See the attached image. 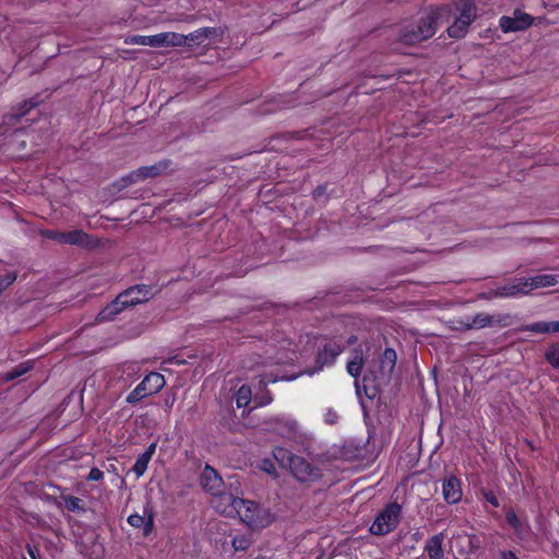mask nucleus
Wrapping results in <instances>:
<instances>
[{
	"label": "nucleus",
	"mask_w": 559,
	"mask_h": 559,
	"mask_svg": "<svg viewBox=\"0 0 559 559\" xmlns=\"http://www.w3.org/2000/svg\"><path fill=\"white\" fill-rule=\"evenodd\" d=\"M452 11V4L429 7L419 19L401 27L399 41L414 46L430 39L437 33L440 21L449 20Z\"/></svg>",
	"instance_id": "nucleus-1"
},
{
	"label": "nucleus",
	"mask_w": 559,
	"mask_h": 559,
	"mask_svg": "<svg viewBox=\"0 0 559 559\" xmlns=\"http://www.w3.org/2000/svg\"><path fill=\"white\" fill-rule=\"evenodd\" d=\"M155 295L151 285L139 284L120 293L111 302L104 307L97 314L98 323L114 320L126 308L148 301Z\"/></svg>",
	"instance_id": "nucleus-2"
},
{
	"label": "nucleus",
	"mask_w": 559,
	"mask_h": 559,
	"mask_svg": "<svg viewBox=\"0 0 559 559\" xmlns=\"http://www.w3.org/2000/svg\"><path fill=\"white\" fill-rule=\"evenodd\" d=\"M225 497L226 506L223 509H219V506L215 507L218 511L228 515L236 512L241 521L251 528H258L263 525V520L260 516L261 509L257 502L233 495Z\"/></svg>",
	"instance_id": "nucleus-3"
},
{
	"label": "nucleus",
	"mask_w": 559,
	"mask_h": 559,
	"mask_svg": "<svg viewBox=\"0 0 559 559\" xmlns=\"http://www.w3.org/2000/svg\"><path fill=\"white\" fill-rule=\"evenodd\" d=\"M401 516L402 507L397 502H390L378 513L369 532L376 536L388 535L397 527Z\"/></svg>",
	"instance_id": "nucleus-4"
},
{
	"label": "nucleus",
	"mask_w": 559,
	"mask_h": 559,
	"mask_svg": "<svg viewBox=\"0 0 559 559\" xmlns=\"http://www.w3.org/2000/svg\"><path fill=\"white\" fill-rule=\"evenodd\" d=\"M166 384V380L159 372H150L144 379L127 395L126 402L134 405L144 397L159 392Z\"/></svg>",
	"instance_id": "nucleus-5"
},
{
	"label": "nucleus",
	"mask_w": 559,
	"mask_h": 559,
	"mask_svg": "<svg viewBox=\"0 0 559 559\" xmlns=\"http://www.w3.org/2000/svg\"><path fill=\"white\" fill-rule=\"evenodd\" d=\"M200 484L204 491L213 497H217L221 502L226 503V497L224 496H231L230 493L224 492L223 478L219 476L218 472L209 464L205 465L201 473Z\"/></svg>",
	"instance_id": "nucleus-6"
},
{
	"label": "nucleus",
	"mask_w": 559,
	"mask_h": 559,
	"mask_svg": "<svg viewBox=\"0 0 559 559\" xmlns=\"http://www.w3.org/2000/svg\"><path fill=\"white\" fill-rule=\"evenodd\" d=\"M343 350L344 346L340 342L335 340H328L318 349L314 360L316 367L311 374L323 370L324 367L334 365L336 358L343 353Z\"/></svg>",
	"instance_id": "nucleus-7"
},
{
	"label": "nucleus",
	"mask_w": 559,
	"mask_h": 559,
	"mask_svg": "<svg viewBox=\"0 0 559 559\" xmlns=\"http://www.w3.org/2000/svg\"><path fill=\"white\" fill-rule=\"evenodd\" d=\"M289 469L301 483L316 481L322 477V472L319 467L299 455L296 459H293V464Z\"/></svg>",
	"instance_id": "nucleus-8"
},
{
	"label": "nucleus",
	"mask_w": 559,
	"mask_h": 559,
	"mask_svg": "<svg viewBox=\"0 0 559 559\" xmlns=\"http://www.w3.org/2000/svg\"><path fill=\"white\" fill-rule=\"evenodd\" d=\"M534 23V17L520 10L515 9L513 16H501L499 20V26L503 33L525 31L531 27Z\"/></svg>",
	"instance_id": "nucleus-9"
},
{
	"label": "nucleus",
	"mask_w": 559,
	"mask_h": 559,
	"mask_svg": "<svg viewBox=\"0 0 559 559\" xmlns=\"http://www.w3.org/2000/svg\"><path fill=\"white\" fill-rule=\"evenodd\" d=\"M462 480L453 474L445 476L441 480V490L443 500L448 504H456L463 498Z\"/></svg>",
	"instance_id": "nucleus-10"
},
{
	"label": "nucleus",
	"mask_w": 559,
	"mask_h": 559,
	"mask_svg": "<svg viewBox=\"0 0 559 559\" xmlns=\"http://www.w3.org/2000/svg\"><path fill=\"white\" fill-rule=\"evenodd\" d=\"M169 166L168 160L159 162L151 166H143L130 173L127 177L130 183H135L146 178H154L164 173Z\"/></svg>",
	"instance_id": "nucleus-11"
},
{
	"label": "nucleus",
	"mask_w": 559,
	"mask_h": 559,
	"mask_svg": "<svg viewBox=\"0 0 559 559\" xmlns=\"http://www.w3.org/2000/svg\"><path fill=\"white\" fill-rule=\"evenodd\" d=\"M495 316L479 312L476 313L473 317H465L464 319H461L457 321V326H455L456 330L461 331H467L473 329H483L486 326H490L493 324Z\"/></svg>",
	"instance_id": "nucleus-12"
},
{
	"label": "nucleus",
	"mask_w": 559,
	"mask_h": 559,
	"mask_svg": "<svg viewBox=\"0 0 559 559\" xmlns=\"http://www.w3.org/2000/svg\"><path fill=\"white\" fill-rule=\"evenodd\" d=\"M523 282H525V277L514 278L511 283L497 287L493 294L499 298H510L527 295L530 292L527 287L523 286Z\"/></svg>",
	"instance_id": "nucleus-13"
},
{
	"label": "nucleus",
	"mask_w": 559,
	"mask_h": 559,
	"mask_svg": "<svg viewBox=\"0 0 559 559\" xmlns=\"http://www.w3.org/2000/svg\"><path fill=\"white\" fill-rule=\"evenodd\" d=\"M127 522L135 528H143L144 536H148L154 528V513L152 510H144V514L132 513L128 516Z\"/></svg>",
	"instance_id": "nucleus-14"
},
{
	"label": "nucleus",
	"mask_w": 559,
	"mask_h": 559,
	"mask_svg": "<svg viewBox=\"0 0 559 559\" xmlns=\"http://www.w3.org/2000/svg\"><path fill=\"white\" fill-rule=\"evenodd\" d=\"M445 538L444 532H440L426 540L424 552L428 559H444L443 542Z\"/></svg>",
	"instance_id": "nucleus-15"
},
{
	"label": "nucleus",
	"mask_w": 559,
	"mask_h": 559,
	"mask_svg": "<svg viewBox=\"0 0 559 559\" xmlns=\"http://www.w3.org/2000/svg\"><path fill=\"white\" fill-rule=\"evenodd\" d=\"M37 103L33 99H27L13 107L11 112L3 116L4 122L9 124L10 129L17 124V122L26 116L31 109L35 108Z\"/></svg>",
	"instance_id": "nucleus-16"
},
{
	"label": "nucleus",
	"mask_w": 559,
	"mask_h": 559,
	"mask_svg": "<svg viewBox=\"0 0 559 559\" xmlns=\"http://www.w3.org/2000/svg\"><path fill=\"white\" fill-rule=\"evenodd\" d=\"M504 516L507 523L513 530L515 536L519 539H523L530 531L528 522L521 520L512 507L506 509Z\"/></svg>",
	"instance_id": "nucleus-17"
},
{
	"label": "nucleus",
	"mask_w": 559,
	"mask_h": 559,
	"mask_svg": "<svg viewBox=\"0 0 559 559\" xmlns=\"http://www.w3.org/2000/svg\"><path fill=\"white\" fill-rule=\"evenodd\" d=\"M64 245L79 246L86 249L95 247L93 238L82 229L66 231Z\"/></svg>",
	"instance_id": "nucleus-18"
},
{
	"label": "nucleus",
	"mask_w": 559,
	"mask_h": 559,
	"mask_svg": "<svg viewBox=\"0 0 559 559\" xmlns=\"http://www.w3.org/2000/svg\"><path fill=\"white\" fill-rule=\"evenodd\" d=\"M558 280L557 275L554 274H539L532 277H525V282H523V286L528 288L531 293L537 288H546L557 285Z\"/></svg>",
	"instance_id": "nucleus-19"
},
{
	"label": "nucleus",
	"mask_w": 559,
	"mask_h": 559,
	"mask_svg": "<svg viewBox=\"0 0 559 559\" xmlns=\"http://www.w3.org/2000/svg\"><path fill=\"white\" fill-rule=\"evenodd\" d=\"M221 33L218 28L216 27H200L195 29L192 33H189L188 35H185L187 37L186 45L192 47V46H199L201 45L206 38L210 37H216Z\"/></svg>",
	"instance_id": "nucleus-20"
},
{
	"label": "nucleus",
	"mask_w": 559,
	"mask_h": 559,
	"mask_svg": "<svg viewBox=\"0 0 559 559\" xmlns=\"http://www.w3.org/2000/svg\"><path fill=\"white\" fill-rule=\"evenodd\" d=\"M451 540L459 556L467 559L473 552L471 550L469 534L465 531L456 532L452 535Z\"/></svg>",
	"instance_id": "nucleus-21"
},
{
	"label": "nucleus",
	"mask_w": 559,
	"mask_h": 559,
	"mask_svg": "<svg viewBox=\"0 0 559 559\" xmlns=\"http://www.w3.org/2000/svg\"><path fill=\"white\" fill-rule=\"evenodd\" d=\"M127 45H141L150 47H164V38L156 35H131L124 38Z\"/></svg>",
	"instance_id": "nucleus-22"
},
{
	"label": "nucleus",
	"mask_w": 559,
	"mask_h": 559,
	"mask_svg": "<svg viewBox=\"0 0 559 559\" xmlns=\"http://www.w3.org/2000/svg\"><path fill=\"white\" fill-rule=\"evenodd\" d=\"M460 14L456 16L459 20H464L471 25L476 19V5L474 0H457L454 4Z\"/></svg>",
	"instance_id": "nucleus-23"
},
{
	"label": "nucleus",
	"mask_w": 559,
	"mask_h": 559,
	"mask_svg": "<svg viewBox=\"0 0 559 559\" xmlns=\"http://www.w3.org/2000/svg\"><path fill=\"white\" fill-rule=\"evenodd\" d=\"M365 365L364 353L360 347L353 350V357L346 364V371L353 378H358L361 374Z\"/></svg>",
	"instance_id": "nucleus-24"
},
{
	"label": "nucleus",
	"mask_w": 559,
	"mask_h": 559,
	"mask_svg": "<svg viewBox=\"0 0 559 559\" xmlns=\"http://www.w3.org/2000/svg\"><path fill=\"white\" fill-rule=\"evenodd\" d=\"M526 332L545 334V333H558L559 332V321H538L526 324L522 329Z\"/></svg>",
	"instance_id": "nucleus-25"
},
{
	"label": "nucleus",
	"mask_w": 559,
	"mask_h": 559,
	"mask_svg": "<svg viewBox=\"0 0 559 559\" xmlns=\"http://www.w3.org/2000/svg\"><path fill=\"white\" fill-rule=\"evenodd\" d=\"M396 353L393 348H385L380 359V372L383 376L390 377L396 365Z\"/></svg>",
	"instance_id": "nucleus-26"
},
{
	"label": "nucleus",
	"mask_w": 559,
	"mask_h": 559,
	"mask_svg": "<svg viewBox=\"0 0 559 559\" xmlns=\"http://www.w3.org/2000/svg\"><path fill=\"white\" fill-rule=\"evenodd\" d=\"M60 498L64 501V507L68 511L73 513H84L86 511L84 501L72 495H61Z\"/></svg>",
	"instance_id": "nucleus-27"
},
{
	"label": "nucleus",
	"mask_w": 559,
	"mask_h": 559,
	"mask_svg": "<svg viewBox=\"0 0 559 559\" xmlns=\"http://www.w3.org/2000/svg\"><path fill=\"white\" fill-rule=\"evenodd\" d=\"M33 368H34V361L33 360L23 361L20 365H17L14 368H12L10 371H8L4 374L3 379L5 381L15 380V379L24 376L28 371H31Z\"/></svg>",
	"instance_id": "nucleus-28"
},
{
	"label": "nucleus",
	"mask_w": 559,
	"mask_h": 559,
	"mask_svg": "<svg viewBox=\"0 0 559 559\" xmlns=\"http://www.w3.org/2000/svg\"><path fill=\"white\" fill-rule=\"evenodd\" d=\"M468 27L469 25L464 22V20H459L455 17L454 22L448 27L447 32L449 37L460 39L466 35Z\"/></svg>",
	"instance_id": "nucleus-29"
},
{
	"label": "nucleus",
	"mask_w": 559,
	"mask_h": 559,
	"mask_svg": "<svg viewBox=\"0 0 559 559\" xmlns=\"http://www.w3.org/2000/svg\"><path fill=\"white\" fill-rule=\"evenodd\" d=\"M159 36L164 38V47H180L187 43V37L185 35L175 32L159 33Z\"/></svg>",
	"instance_id": "nucleus-30"
},
{
	"label": "nucleus",
	"mask_w": 559,
	"mask_h": 559,
	"mask_svg": "<svg viewBox=\"0 0 559 559\" xmlns=\"http://www.w3.org/2000/svg\"><path fill=\"white\" fill-rule=\"evenodd\" d=\"M252 399L251 388L247 384H242L235 394V402L238 408L246 407L249 405Z\"/></svg>",
	"instance_id": "nucleus-31"
},
{
	"label": "nucleus",
	"mask_w": 559,
	"mask_h": 559,
	"mask_svg": "<svg viewBox=\"0 0 559 559\" xmlns=\"http://www.w3.org/2000/svg\"><path fill=\"white\" fill-rule=\"evenodd\" d=\"M274 457L283 466L290 467L293 464V459H296L298 455L292 453L289 450L285 448H276L273 452Z\"/></svg>",
	"instance_id": "nucleus-32"
},
{
	"label": "nucleus",
	"mask_w": 559,
	"mask_h": 559,
	"mask_svg": "<svg viewBox=\"0 0 559 559\" xmlns=\"http://www.w3.org/2000/svg\"><path fill=\"white\" fill-rule=\"evenodd\" d=\"M252 539L249 535L239 534L231 538V546L235 551H246L250 548Z\"/></svg>",
	"instance_id": "nucleus-33"
},
{
	"label": "nucleus",
	"mask_w": 559,
	"mask_h": 559,
	"mask_svg": "<svg viewBox=\"0 0 559 559\" xmlns=\"http://www.w3.org/2000/svg\"><path fill=\"white\" fill-rule=\"evenodd\" d=\"M545 360L554 368L559 370V345L550 344L545 352Z\"/></svg>",
	"instance_id": "nucleus-34"
},
{
	"label": "nucleus",
	"mask_w": 559,
	"mask_h": 559,
	"mask_svg": "<svg viewBox=\"0 0 559 559\" xmlns=\"http://www.w3.org/2000/svg\"><path fill=\"white\" fill-rule=\"evenodd\" d=\"M152 459L144 454H140L136 457L134 465L132 466V472L136 475V477H141L145 474L148 463Z\"/></svg>",
	"instance_id": "nucleus-35"
},
{
	"label": "nucleus",
	"mask_w": 559,
	"mask_h": 559,
	"mask_svg": "<svg viewBox=\"0 0 559 559\" xmlns=\"http://www.w3.org/2000/svg\"><path fill=\"white\" fill-rule=\"evenodd\" d=\"M40 236L46 239L57 241L58 243L64 245L66 231H59L55 229H41Z\"/></svg>",
	"instance_id": "nucleus-36"
},
{
	"label": "nucleus",
	"mask_w": 559,
	"mask_h": 559,
	"mask_svg": "<svg viewBox=\"0 0 559 559\" xmlns=\"http://www.w3.org/2000/svg\"><path fill=\"white\" fill-rule=\"evenodd\" d=\"M262 390H263L262 394H257L254 396L255 407L266 406V405L271 404L273 401L272 393L266 388L262 389Z\"/></svg>",
	"instance_id": "nucleus-37"
},
{
	"label": "nucleus",
	"mask_w": 559,
	"mask_h": 559,
	"mask_svg": "<svg viewBox=\"0 0 559 559\" xmlns=\"http://www.w3.org/2000/svg\"><path fill=\"white\" fill-rule=\"evenodd\" d=\"M480 492L484 500L491 504L493 508H498L500 506L499 499L492 490L481 489Z\"/></svg>",
	"instance_id": "nucleus-38"
},
{
	"label": "nucleus",
	"mask_w": 559,
	"mask_h": 559,
	"mask_svg": "<svg viewBox=\"0 0 559 559\" xmlns=\"http://www.w3.org/2000/svg\"><path fill=\"white\" fill-rule=\"evenodd\" d=\"M16 277L15 272H9L0 277V292L12 285L16 281Z\"/></svg>",
	"instance_id": "nucleus-39"
},
{
	"label": "nucleus",
	"mask_w": 559,
	"mask_h": 559,
	"mask_svg": "<svg viewBox=\"0 0 559 559\" xmlns=\"http://www.w3.org/2000/svg\"><path fill=\"white\" fill-rule=\"evenodd\" d=\"M283 427L287 431V437L294 438V437H296V435L298 432L299 425L296 420L288 419L283 423Z\"/></svg>",
	"instance_id": "nucleus-40"
},
{
	"label": "nucleus",
	"mask_w": 559,
	"mask_h": 559,
	"mask_svg": "<svg viewBox=\"0 0 559 559\" xmlns=\"http://www.w3.org/2000/svg\"><path fill=\"white\" fill-rule=\"evenodd\" d=\"M512 322V317L508 313L495 316L493 324L506 328L509 326Z\"/></svg>",
	"instance_id": "nucleus-41"
},
{
	"label": "nucleus",
	"mask_w": 559,
	"mask_h": 559,
	"mask_svg": "<svg viewBox=\"0 0 559 559\" xmlns=\"http://www.w3.org/2000/svg\"><path fill=\"white\" fill-rule=\"evenodd\" d=\"M103 478H104V473L97 467H92L90 473L85 477V479L87 481H99Z\"/></svg>",
	"instance_id": "nucleus-42"
},
{
	"label": "nucleus",
	"mask_w": 559,
	"mask_h": 559,
	"mask_svg": "<svg viewBox=\"0 0 559 559\" xmlns=\"http://www.w3.org/2000/svg\"><path fill=\"white\" fill-rule=\"evenodd\" d=\"M277 381H278V377L274 376L273 373H265V374L260 376L259 383L262 386V389H265L267 386V384L275 383Z\"/></svg>",
	"instance_id": "nucleus-43"
},
{
	"label": "nucleus",
	"mask_w": 559,
	"mask_h": 559,
	"mask_svg": "<svg viewBox=\"0 0 559 559\" xmlns=\"http://www.w3.org/2000/svg\"><path fill=\"white\" fill-rule=\"evenodd\" d=\"M326 190H328V185L324 183V185H319L313 191H312V198L316 200V201H320L322 198H325L326 197Z\"/></svg>",
	"instance_id": "nucleus-44"
},
{
	"label": "nucleus",
	"mask_w": 559,
	"mask_h": 559,
	"mask_svg": "<svg viewBox=\"0 0 559 559\" xmlns=\"http://www.w3.org/2000/svg\"><path fill=\"white\" fill-rule=\"evenodd\" d=\"M25 548L31 559H43L37 545L27 543Z\"/></svg>",
	"instance_id": "nucleus-45"
},
{
	"label": "nucleus",
	"mask_w": 559,
	"mask_h": 559,
	"mask_svg": "<svg viewBox=\"0 0 559 559\" xmlns=\"http://www.w3.org/2000/svg\"><path fill=\"white\" fill-rule=\"evenodd\" d=\"M469 539H471V550L474 554L479 549L480 540H479V537L475 534H469Z\"/></svg>",
	"instance_id": "nucleus-46"
},
{
	"label": "nucleus",
	"mask_w": 559,
	"mask_h": 559,
	"mask_svg": "<svg viewBox=\"0 0 559 559\" xmlns=\"http://www.w3.org/2000/svg\"><path fill=\"white\" fill-rule=\"evenodd\" d=\"M499 559H520L515 551L513 550H500L499 551Z\"/></svg>",
	"instance_id": "nucleus-47"
},
{
	"label": "nucleus",
	"mask_w": 559,
	"mask_h": 559,
	"mask_svg": "<svg viewBox=\"0 0 559 559\" xmlns=\"http://www.w3.org/2000/svg\"><path fill=\"white\" fill-rule=\"evenodd\" d=\"M155 451H156V442H152L151 444L147 445V448L145 449V451L142 454L150 456L152 459L153 455L155 454Z\"/></svg>",
	"instance_id": "nucleus-48"
},
{
	"label": "nucleus",
	"mask_w": 559,
	"mask_h": 559,
	"mask_svg": "<svg viewBox=\"0 0 559 559\" xmlns=\"http://www.w3.org/2000/svg\"><path fill=\"white\" fill-rule=\"evenodd\" d=\"M10 131V127L8 123L4 122V119L2 120V123H0V136L7 134Z\"/></svg>",
	"instance_id": "nucleus-49"
},
{
	"label": "nucleus",
	"mask_w": 559,
	"mask_h": 559,
	"mask_svg": "<svg viewBox=\"0 0 559 559\" xmlns=\"http://www.w3.org/2000/svg\"><path fill=\"white\" fill-rule=\"evenodd\" d=\"M253 559H266V557H265V556H262V555H259V556H257V557H255V558H253Z\"/></svg>",
	"instance_id": "nucleus-50"
}]
</instances>
